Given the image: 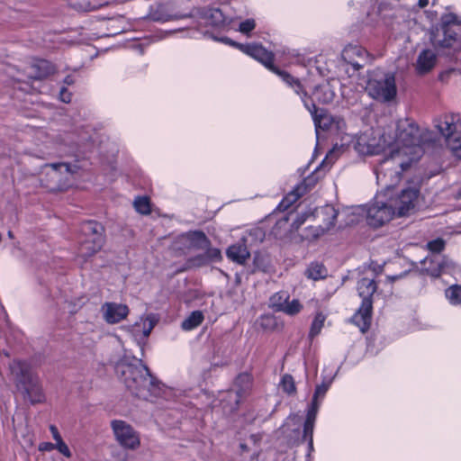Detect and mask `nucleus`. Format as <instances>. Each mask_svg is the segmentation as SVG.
Listing matches in <instances>:
<instances>
[{"mask_svg": "<svg viewBox=\"0 0 461 461\" xmlns=\"http://www.w3.org/2000/svg\"><path fill=\"white\" fill-rule=\"evenodd\" d=\"M355 149L361 155H376L389 150L375 168L377 183L388 185L387 176L393 182L403 171L418 161L423 152L419 127L409 120H400L393 134L369 129L356 137Z\"/></svg>", "mask_w": 461, "mask_h": 461, "instance_id": "1", "label": "nucleus"}, {"mask_svg": "<svg viewBox=\"0 0 461 461\" xmlns=\"http://www.w3.org/2000/svg\"><path fill=\"white\" fill-rule=\"evenodd\" d=\"M115 370L133 395L145 400L160 396L161 385L140 359L124 357L117 363Z\"/></svg>", "mask_w": 461, "mask_h": 461, "instance_id": "2", "label": "nucleus"}, {"mask_svg": "<svg viewBox=\"0 0 461 461\" xmlns=\"http://www.w3.org/2000/svg\"><path fill=\"white\" fill-rule=\"evenodd\" d=\"M13 380L16 388L31 403H40L44 401L42 388L38 378L32 371V366L24 360H13L9 365Z\"/></svg>", "mask_w": 461, "mask_h": 461, "instance_id": "3", "label": "nucleus"}, {"mask_svg": "<svg viewBox=\"0 0 461 461\" xmlns=\"http://www.w3.org/2000/svg\"><path fill=\"white\" fill-rule=\"evenodd\" d=\"M366 91L367 95L380 102H393L397 95L395 76L390 72L376 69L369 74Z\"/></svg>", "mask_w": 461, "mask_h": 461, "instance_id": "4", "label": "nucleus"}, {"mask_svg": "<svg viewBox=\"0 0 461 461\" xmlns=\"http://www.w3.org/2000/svg\"><path fill=\"white\" fill-rule=\"evenodd\" d=\"M238 49L242 52L248 54L253 59L259 61L263 64L267 69L276 74L282 81L291 87L296 95H299L302 90V84L297 79L291 76L285 70H281L276 66H274V55L272 52L267 51L261 45L258 44H246V45H238Z\"/></svg>", "mask_w": 461, "mask_h": 461, "instance_id": "5", "label": "nucleus"}, {"mask_svg": "<svg viewBox=\"0 0 461 461\" xmlns=\"http://www.w3.org/2000/svg\"><path fill=\"white\" fill-rule=\"evenodd\" d=\"M401 175L398 179L393 182L392 178L388 176L387 181L389 185H384L378 183L384 188V192H389L390 203H393L395 214L398 217L406 216L412 213L419 203L420 190L415 186H409L402 189L400 193H394L393 186L400 181Z\"/></svg>", "mask_w": 461, "mask_h": 461, "instance_id": "6", "label": "nucleus"}, {"mask_svg": "<svg viewBox=\"0 0 461 461\" xmlns=\"http://www.w3.org/2000/svg\"><path fill=\"white\" fill-rule=\"evenodd\" d=\"M366 221L373 227H380L396 216L389 192L384 190L376 194L374 201L366 207Z\"/></svg>", "mask_w": 461, "mask_h": 461, "instance_id": "7", "label": "nucleus"}, {"mask_svg": "<svg viewBox=\"0 0 461 461\" xmlns=\"http://www.w3.org/2000/svg\"><path fill=\"white\" fill-rule=\"evenodd\" d=\"M300 95L304 107L311 113L314 125L316 128V133L319 134V131H329L334 133L342 132L346 127L345 121L339 116H332L323 110H318L314 103H309L306 98V92L302 86Z\"/></svg>", "mask_w": 461, "mask_h": 461, "instance_id": "8", "label": "nucleus"}, {"mask_svg": "<svg viewBox=\"0 0 461 461\" xmlns=\"http://www.w3.org/2000/svg\"><path fill=\"white\" fill-rule=\"evenodd\" d=\"M103 230L102 225L96 221H89L82 224L78 257H91L101 249L104 243Z\"/></svg>", "mask_w": 461, "mask_h": 461, "instance_id": "9", "label": "nucleus"}, {"mask_svg": "<svg viewBox=\"0 0 461 461\" xmlns=\"http://www.w3.org/2000/svg\"><path fill=\"white\" fill-rule=\"evenodd\" d=\"M436 127L445 137L451 153L461 159V122L452 116H444L437 122Z\"/></svg>", "mask_w": 461, "mask_h": 461, "instance_id": "10", "label": "nucleus"}, {"mask_svg": "<svg viewBox=\"0 0 461 461\" xmlns=\"http://www.w3.org/2000/svg\"><path fill=\"white\" fill-rule=\"evenodd\" d=\"M77 165L64 162L46 164L43 167V171L49 177V181L59 188H64L73 178V176L77 173Z\"/></svg>", "mask_w": 461, "mask_h": 461, "instance_id": "11", "label": "nucleus"}, {"mask_svg": "<svg viewBox=\"0 0 461 461\" xmlns=\"http://www.w3.org/2000/svg\"><path fill=\"white\" fill-rule=\"evenodd\" d=\"M112 429L117 442L124 448L134 450L140 445L137 431L123 420H113Z\"/></svg>", "mask_w": 461, "mask_h": 461, "instance_id": "12", "label": "nucleus"}, {"mask_svg": "<svg viewBox=\"0 0 461 461\" xmlns=\"http://www.w3.org/2000/svg\"><path fill=\"white\" fill-rule=\"evenodd\" d=\"M421 265L422 269L433 277H438L442 274H455L458 268L455 262L440 255L425 258Z\"/></svg>", "mask_w": 461, "mask_h": 461, "instance_id": "13", "label": "nucleus"}, {"mask_svg": "<svg viewBox=\"0 0 461 461\" xmlns=\"http://www.w3.org/2000/svg\"><path fill=\"white\" fill-rule=\"evenodd\" d=\"M430 41L432 45L438 49L461 48V41L456 32L452 28H437L431 32Z\"/></svg>", "mask_w": 461, "mask_h": 461, "instance_id": "14", "label": "nucleus"}, {"mask_svg": "<svg viewBox=\"0 0 461 461\" xmlns=\"http://www.w3.org/2000/svg\"><path fill=\"white\" fill-rule=\"evenodd\" d=\"M69 149L61 137L48 138L44 143L39 147L35 156L47 159L52 157H61L66 155Z\"/></svg>", "mask_w": 461, "mask_h": 461, "instance_id": "15", "label": "nucleus"}, {"mask_svg": "<svg viewBox=\"0 0 461 461\" xmlns=\"http://www.w3.org/2000/svg\"><path fill=\"white\" fill-rule=\"evenodd\" d=\"M156 323V318L153 315L149 314L144 317H140V319L132 325L131 332L134 340L140 348L141 352H143V347L146 340Z\"/></svg>", "mask_w": 461, "mask_h": 461, "instance_id": "16", "label": "nucleus"}, {"mask_svg": "<svg viewBox=\"0 0 461 461\" xmlns=\"http://www.w3.org/2000/svg\"><path fill=\"white\" fill-rule=\"evenodd\" d=\"M203 18L208 25L217 28H225L232 21V17L228 14V6L211 7L203 12Z\"/></svg>", "mask_w": 461, "mask_h": 461, "instance_id": "17", "label": "nucleus"}, {"mask_svg": "<svg viewBox=\"0 0 461 461\" xmlns=\"http://www.w3.org/2000/svg\"><path fill=\"white\" fill-rule=\"evenodd\" d=\"M235 384L240 388L228 391L221 399L222 402H227L230 404V411L236 410L242 394L249 388L250 375L248 374L240 375L236 378Z\"/></svg>", "mask_w": 461, "mask_h": 461, "instance_id": "18", "label": "nucleus"}, {"mask_svg": "<svg viewBox=\"0 0 461 461\" xmlns=\"http://www.w3.org/2000/svg\"><path fill=\"white\" fill-rule=\"evenodd\" d=\"M101 313L107 323L115 324L128 316L129 308L123 303L107 302L102 305Z\"/></svg>", "mask_w": 461, "mask_h": 461, "instance_id": "19", "label": "nucleus"}, {"mask_svg": "<svg viewBox=\"0 0 461 461\" xmlns=\"http://www.w3.org/2000/svg\"><path fill=\"white\" fill-rule=\"evenodd\" d=\"M341 57L356 70H358L366 63L367 52L361 46L348 44L343 49Z\"/></svg>", "mask_w": 461, "mask_h": 461, "instance_id": "20", "label": "nucleus"}, {"mask_svg": "<svg viewBox=\"0 0 461 461\" xmlns=\"http://www.w3.org/2000/svg\"><path fill=\"white\" fill-rule=\"evenodd\" d=\"M372 300L362 301L360 307L351 318V321L357 326L363 333L370 327L372 321Z\"/></svg>", "mask_w": 461, "mask_h": 461, "instance_id": "21", "label": "nucleus"}, {"mask_svg": "<svg viewBox=\"0 0 461 461\" xmlns=\"http://www.w3.org/2000/svg\"><path fill=\"white\" fill-rule=\"evenodd\" d=\"M28 69L29 78L41 80L54 71V67L50 61L41 59L32 63Z\"/></svg>", "mask_w": 461, "mask_h": 461, "instance_id": "22", "label": "nucleus"}, {"mask_svg": "<svg viewBox=\"0 0 461 461\" xmlns=\"http://www.w3.org/2000/svg\"><path fill=\"white\" fill-rule=\"evenodd\" d=\"M226 254L230 260L240 265L244 264L250 256L244 238L238 243L230 246Z\"/></svg>", "mask_w": 461, "mask_h": 461, "instance_id": "23", "label": "nucleus"}, {"mask_svg": "<svg viewBox=\"0 0 461 461\" xmlns=\"http://www.w3.org/2000/svg\"><path fill=\"white\" fill-rule=\"evenodd\" d=\"M437 60V56L431 50H422L417 59L416 61V69L419 74H426L430 71Z\"/></svg>", "mask_w": 461, "mask_h": 461, "instance_id": "24", "label": "nucleus"}, {"mask_svg": "<svg viewBox=\"0 0 461 461\" xmlns=\"http://www.w3.org/2000/svg\"><path fill=\"white\" fill-rule=\"evenodd\" d=\"M335 96V93L331 89L330 86L328 83H324L321 85L317 86L313 92H312V97H308L306 95V98L308 99L309 103H313V100H316L322 104H328L330 103Z\"/></svg>", "mask_w": 461, "mask_h": 461, "instance_id": "25", "label": "nucleus"}, {"mask_svg": "<svg viewBox=\"0 0 461 461\" xmlns=\"http://www.w3.org/2000/svg\"><path fill=\"white\" fill-rule=\"evenodd\" d=\"M340 216L346 218L345 225L357 223L361 218L366 217V206L358 205L347 208L340 212Z\"/></svg>", "mask_w": 461, "mask_h": 461, "instance_id": "26", "label": "nucleus"}, {"mask_svg": "<svg viewBox=\"0 0 461 461\" xmlns=\"http://www.w3.org/2000/svg\"><path fill=\"white\" fill-rule=\"evenodd\" d=\"M332 228V221H329L325 225L309 226L305 228L302 234V240L308 241L315 240L321 238L324 233Z\"/></svg>", "mask_w": 461, "mask_h": 461, "instance_id": "27", "label": "nucleus"}, {"mask_svg": "<svg viewBox=\"0 0 461 461\" xmlns=\"http://www.w3.org/2000/svg\"><path fill=\"white\" fill-rule=\"evenodd\" d=\"M357 291L362 301L372 300V295L376 291V284L374 279L364 277L357 283Z\"/></svg>", "mask_w": 461, "mask_h": 461, "instance_id": "28", "label": "nucleus"}, {"mask_svg": "<svg viewBox=\"0 0 461 461\" xmlns=\"http://www.w3.org/2000/svg\"><path fill=\"white\" fill-rule=\"evenodd\" d=\"M315 218H320L322 220L323 223L321 225H325L330 221H332V227L334 226V221L338 216H340V213L330 204H327L323 207L314 210Z\"/></svg>", "mask_w": 461, "mask_h": 461, "instance_id": "29", "label": "nucleus"}, {"mask_svg": "<svg viewBox=\"0 0 461 461\" xmlns=\"http://www.w3.org/2000/svg\"><path fill=\"white\" fill-rule=\"evenodd\" d=\"M183 238L189 243L190 247L206 249L209 246L207 237L201 231L187 233Z\"/></svg>", "mask_w": 461, "mask_h": 461, "instance_id": "30", "label": "nucleus"}, {"mask_svg": "<svg viewBox=\"0 0 461 461\" xmlns=\"http://www.w3.org/2000/svg\"><path fill=\"white\" fill-rule=\"evenodd\" d=\"M203 319L204 317L201 311H194L182 321L181 328L185 331L192 330L197 328Z\"/></svg>", "mask_w": 461, "mask_h": 461, "instance_id": "31", "label": "nucleus"}, {"mask_svg": "<svg viewBox=\"0 0 461 461\" xmlns=\"http://www.w3.org/2000/svg\"><path fill=\"white\" fill-rule=\"evenodd\" d=\"M306 276L308 278L319 280L327 276V270L322 264L312 263L306 270Z\"/></svg>", "mask_w": 461, "mask_h": 461, "instance_id": "32", "label": "nucleus"}, {"mask_svg": "<svg viewBox=\"0 0 461 461\" xmlns=\"http://www.w3.org/2000/svg\"><path fill=\"white\" fill-rule=\"evenodd\" d=\"M325 321H326L325 314H323L322 312L316 313V315L312 322L310 332H309V337L311 339H313L314 337H316L317 335L320 334V332L321 331V329L324 326Z\"/></svg>", "mask_w": 461, "mask_h": 461, "instance_id": "33", "label": "nucleus"}, {"mask_svg": "<svg viewBox=\"0 0 461 461\" xmlns=\"http://www.w3.org/2000/svg\"><path fill=\"white\" fill-rule=\"evenodd\" d=\"M445 295L452 305H458L461 303V285H453L445 291Z\"/></svg>", "mask_w": 461, "mask_h": 461, "instance_id": "34", "label": "nucleus"}, {"mask_svg": "<svg viewBox=\"0 0 461 461\" xmlns=\"http://www.w3.org/2000/svg\"><path fill=\"white\" fill-rule=\"evenodd\" d=\"M440 26L444 28H451V25H460L461 16L455 13H446L441 16Z\"/></svg>", "mask_w": 461, "mask_h": 461, "instance_id": "35", "label": "nucleus"}, {"mask_svg": "<svg viewBox=\"0 0 461 461\" xmlns=\"http://www.w3.org/2000/svg\"><path fill=\"white\" fill-rule=\"evenodd\" d=\"M289 299V295L285 292H279L273 294L270 298V303L276 311L281 312L283 306Z\"/></svg>", "mask_w": 461, "mask_h": 461, "instance_id": "36", "label": "nucleus"}, {"mask_svg": "<svg viewBox=\"0 0 461 461\" xmlns=\"http://www.w3.org/2000/svg\"><path fill=\"white\" fill-rule=\"evenodd\" d=\"M279 384L281 389L287 394H294L296 392L294 380L290 375H284Z\"/></svg>", "mask_w": 461, "mask_h": 461, "instance_id": "37", "label": "nucleus"}, {"mask_svg": "<svg viewBox=\"0 0 461 461\" xmlns=\"http://www.w3.org/2000/svg\"><path fill=\"white\" fill-rule=\"evenodd\" d=\"M204 255L201 257L199 259V264H206L211 261H217L221 258V251L216 248H209V246L204 249Z\"/></svg>", "mask_w": 461, "mask_h": 461, "instance_id": "38", "label": "nucleus"}, {"mask_svg": "<svg viewBox=\"0 0 461 461\" xmlns=\"http://www.w3.org/2000/svg\"><path fill=\"white\" fill-rule=\"evenodd\" d=\"M311 218L315 219L314 210L312 211V209H309L305 212L298 213L297 217L292 223V228L294 230H298L307 220Z\"/></svg>", "mask_w": 461, "mask_h": 461, "instance_id": "39", "label": "nucleus"}, {"mask_svg": "<svg viewBox=\"0 0 461 461\" xmlns=\"http://www.w3.org/2000/svg\"><path fill=\"white\" fill-rule=\"evenodd\" d=\"M302 308L303 306L298 300H288L286 303L283 306L281 312L288 315H295L301 312Z\"/></svg>", "mask_w": 461, "mask_h": 461, "instance_id": "40", "label": "nucleus"}, {"mask_svg": "<svg viewBox=\"0 0 461 461\" xmlns=\"http://www.w3.org/2000/svg\"><path fill=\"white\" fill-rule=\"evenodd\" d=\"M330 384L331 380L328 382H323L321 384L317 385L313 394L312 402H319L321 404Z\"/></svg>", "mask_w": 461, "mask_h": 461, "instance_id": "41", "label": "nucleus"}, {"mask_svg": "<svg viewBox=\"0 0 461 461\" xmlns=\"http://www.w3.org/2000/svg\"><path fill=\"white\" fill-rule=\"evenodd\" d=\"M134 207L142 214H148L150 212L149 201L147 197H138L134 201Z\"/></svg>", "mask_w": 461, "mask_h": 461, "instance_id": "42", "label": "nucleus"}, {"mask_svg": "<svg viewBox=\"0 0 461 461\" xmlns=\"http://www.w3.org/2000/svg\"><path fill=\"white\" fill-rule=\"evenodd\" d=\"M256 21L253 18L246 19L240 22L238 31L245 35H249L256 28Z\"/></svg>", "mask_w": 461, "mask_h": 461, "instance_id": "43", "label": "nucleus"}, {"mask_svg": "<svg viewBox=\"0 0 461 461\" xmlns=\"http://www.w3.org/2000/svg\"><path fill=\"white\" fill-rule=\"evenodd\" d=\"M315 421L305 420L303 426V437L309 441V447L312 449V435H313V428Z\"/></svg>", "mask_w": 461, "mask_h": 461, "instance_id": "44", "label": "nucleus"}, {"mask_svg": "<svg viewBox=\"0 0 461 461\" xmlns=\"http://www.w3.org/2000/svg\"><path fill=\"white\" fill-rule=\"evenodd\" d=\"M306 191V185L303 183L302 185H299L282 202V204L289 202L294 203L295 202L300 196L303 194V193Z\"/></svg>", "mask_w": 461, "mask_h": 461, "instance_id": "45", "label": "nucleus"}, {"mask_svg": "<svg viewBox=\"0 0 461 461\" xmlns=\"http://www.w3.org/2000/svg\"><path fill=\"white\" fill-rule=\"evenodd\" d=\"M338 149H333L330 150L325 157V158L322 160L321 164V167L323 169L329 168L338 158Z\"/></svg>", "mask_w": 461, "mask_h": 461, "instance_id": "46", "label": "nucleus"}, {"mask_svg": "<svg viewBox=\"0 0 461 461\" xmlns=\"http://www.w3.org/2000/svg\"><path fill=\"white\" fill-rule=\"evenodd\" d=\"M428 249L433 253H439L445 248V241L442 239H436L427 244Z\"/></svg>", "mask_w": 461, "mask_h": 461, "instance_id": "47", "label": "nucleus"}, {"mask_svg": "<svg viewBox=\"0 0 461 461\" xmlns=\"http://www.w3.org/2000/svg\"><path fill=\"white\" fill-rule=\"evenodd\" d=\"M320 402H312L308 409L306 420H313L315 421L316 416L320 408Z\"/></svg>", "mask_w": 461, "mask_h": 461, "instance_id": "48", "label": "nucleus"}, {"mask_svg": "<svg viewBox=\"0 0 461 461\" xmlns=\"http://www.w3.org/2000/svg\"><path fill=\"white\" fill-rule=\"evenodd\" d=\"M55 449H57L60 454H62L66 457L71 456V452L68 445L63 441V439L55 443Z\"/></svg>", "mask_w": 461, "mask_h": 461, "instance_id": "49", "label": "nucleus"}, {"mask_svg": "<svg viewBox=\"0 0 461 461\" xmlns=\"http://www.w3.org/2000/svg\"><path fill=\"white\" fill-rule=\"evenodd\" d=\"M59 99L64 103L71 101V94L65 87H61L59 91Z\"/></svg>", "mask_w": 461, "mask_h": 461, "instance_id": "50", "label": "nucleus"}, {"mask_svg": "<svg viewBox=\"0 0 461 461\" xmlns=\"http://www.w3.org/2000/svg\"><path fill=\"white\" fill-rule=\"evenodd\" d=\"M213 40L217 41H221V42L230 45V46L236 47V48H238V45H240V43L235 42L234 41H232L231 39H230L228 37H221V38L213 37Z\"/></svg>", "mask_w": 461, "mask_h": 461, "instance_id": "51", "label": "nucleus"}, {"mask_svg": "<svg viewBox=\"0 0 461 461\" xmlns=\"http://www.w3.org/2000/svg\"><path fill=\"white\" fill-rule=\"evenodd\" d=\"M53 449H55V444L50 442H43L39 446L40 451H51Z\"/></svg>", "mask_w": 461, "mask_h": 461, "instance_id": "52", "label": "nucleus"}, {"mask_svg": "<svg viewBox=\"0 0 461 461\" xmlns=\"http://www.w3.org/2000/svg\"><path fill=\"white\" fill-rule=\"evenodd\" d=\"M50 432H51V434H52L53 439H54L56 442H58V441H59V440H61V439H62V438H61V436H60V434H59V430H58V429H57V427H56V426H54V425H50Z\"/></svg>", "mask_w": 461, "mask_h": 461, "instance_id": "53", "label": "nucleus"}, {"mask_svg": "<svg viewBox=\"0 0 461 461\" xmlns=\"http://www.w3.org/2000/svg\"><path fill=\"white\" fill-rule=\"evenodd\" d=\"M74 81H75V80H74V77H73L72 76H67V77H65V79H64V83H65L66 85H68V86H69V85H72V84L74 83Z\"/></svg>", "mask_w": 461, "mask_h": 461, "instance_id": "54", "label": "nucleus"}, {"mask_svg": "<svg viewBox=\"0 0 461 461\" xmlns=\"http://www.w3.org/2000/svg\"><path fill=\"white\" fill-rule=\"evenodd\" d=\"M182 17L183 16L170 15V16H168L167 18H165V19H158V21L167 22V21H169V20H176V19H179V18H182Z\"/></svg>", "mask_w": 461, "mask_h": 461, "instance_id": "55", "label": "nucleus"}, {"mask_svg": "<svg viewBox=\"0 0 461 461\" xmlns=\"http://www.w3.org/2000/svg\"><path fill=\"white\" fill-rule=\"evenodd\" d=\"M419 6L423 8L429 5V0H419Z\"/></svg>", "mask_w": 461, "mask_h": 461, "instance_id": "56", "label": "nucleus"}, {"mask_svg": "<svg viewBox=\"0 0 461 461\" xmlns=\"http://www.w3.org/2000/svg\"><path fill=\"white\" fill-rule=\"evenodd\" d=\"M8 236H9V238H13V233H12V231H8Z\"/></svg>", "mask_w": 461, "mask_h": 461, "instance_id": "57", "label": "nucleus"}, {"mask_svg": "<svg viewBox=\"0 0 461 461\" xmlns=\"http://www.w3.org/2000/svg\"><path fill=\"white\" fill-rule=\"evenodd\" d=\"M285 221H286V220H284V222H285ZM278 223H279V224H282V223H283V221H279V222H278Z\"/></svg>", "mask_w": 461, "mask_h": 461, "instance_id": "58", "label": "nucleus"}]
</instances>
